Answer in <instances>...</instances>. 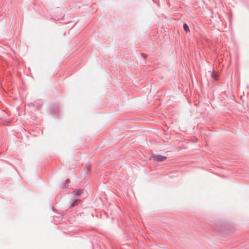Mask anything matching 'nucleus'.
<instances>
[{
  "label": "nucleus",
  "mask_w": 249,
  "mask_h": 249,
  "mask_svg": "<svg viewBox=\"0 0 249 249\" xmlns=\"http://www.w3.org/2000/svg\"><path fill=\"white\" fill-rule=\"evenodd\" d=\"M153 159L156 161H162L166 159V157L161 155H156L153 156Z\"/></svg>",
  "instance_id": "nucleus-1"
},
{
  "label": "nucleus",
  "mask_w": 249,
  "mask_h": 249,
  "mask_svg": "<svg viewBox=\"0 0 249 249\" xmlns=\"http://www.w3.org/2000/svg\"><path fill=\"white\" fill-rule=\"evenodd\" d=\"M82 193L83 191L82 190H76L73 192V195L76 196H80Z\"/></svg>",
  "instance_id": "nucleus-2"
},
{
  "label": "nucleus",
  "mask_w": 249,
  "mask_h": 249,
  "mask_svg": "<svg viewBox=\"0 0 249 249\" xmlns=\"http://www.w3.org/2000/svg\"><path fill=\"white\" fill-rule=\"evenodd\" d=\"M183 29L186 32H189V28L188 26L187 25V24L184 23L183 24Z\"/></svg>",
  "instance_id": "nucleus-3"
},
{
  "label": "nucleus",
  "mask_w": 249,
  "mask_h": 249,
  "mask_svg": "<svg viewBox=\"0 0 249 249\" xmlns=\"http://www.w3.org/2000/svg\"><path fill=\"white\" fill-rule=\"evenodd\" d=\"M80 200H78V199L75 200L72 203L71 207H74V206H76L80 202Z\"/></svg>",
  "instance_id": "nucleus-4"
},
{
  "label": "nucleus",
  "mask_w": 249,
  "mask_h": 249,
  "mask_svg": "<svg viewBox=\"0 0 249 249\" xmlns=\"http://www.w3.org/2000/svg\"><path fill=\"white\" fill-rule=\"evenodd\" d=\"M212 77L213 78L214 80H216L217 77V74L215 72H213L212 74Z\"/></svg>",
  "instance_id": "nucleus-5"
}]
</instances>
